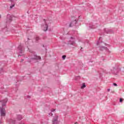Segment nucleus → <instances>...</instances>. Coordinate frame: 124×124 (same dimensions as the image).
I'll use <instances>...</instances> for the list:
<instances>
[{
  "instance_id": "obj_1",
  "label": "nucleus",
  "mask_w": 124,
  "mask_h": 124,
  "mask_svg": "<svg viewBox=\"0 0 124 124\" xmlns=\"http://www.w3.org/2000/svg\"><path fill=\"white\" fill-rule=\"evenodd\" d=\"M31 53H32V54L31 55V58L28 60L29 62H38L41 61L40 56H37L34 52H31Z\"/></svg>"
},
{
  "instance_id": "obj_2",
  "label": "nucleus",
  "mask_w": 124,
  "mask_h": 124,
  "mask_svg": "<svg viewBox=\"0 0 124 124\" xmlns=\"http://www.w3.org/2000/svg\"><path fill=\"white\" fill-rule=\"evenodd\" d=\"M7 101H8V99H7V98H5L4 100L0 101V102L2 103V108L0 109V114L2 117L5 116V109L4 108V107L6 106Z\"/></svg>"
},
{
  "instance_id": "obj_3",
  "label": "nucleus",
  "mask_w": 124,
  "mask_h": 124,
  "mask_svg": "<svg viewBox=\"0 0 124 124\" xmlns=\"http://www.w3.org/2000/svg\"><path fill=\"white\" fill-rule=\"evenodd\" d=\"M121 71V68L119 67V65H116L114 67L112 68V69H111V73L113 74H115V75H117L119 72Z\"/></svg>"
},
{
  "instance_id": "obj_4",
  "label": "nucleus",
  "mask_w": 124,
  "mask_h": 124,
  "mask_svg": "<svg viewBox=\"0 0 124 124\" xmlns=\"http://www.w3.org/2000/svg\"><path fill=\"white\" fill-rule=\"evenodd\" d=\"M17 54H23L24 53V47L22 45H19L17 47Z\"/></svg>"
},
{
  "instance_id": "obj_5",
  "label": "nucleus",
  "mask_w": 124,
  "mask_h": 124,
  "mask_svg": "<svg viewBox=\"0 0 124 124\" xmlns=\"http://www.w3.org/2000/svg\"><path fill=\"white\" fill-rule=\"evenodd\" d=\"M104 35H105V33L108 34L109 33H113L114 31L111 29H109L108 28H106L104 29Z\"/></svg>"
},
{
  "instance_id": "obj_6",
  "label": "nucleus",
  "mask_w": 124,
  "mask_h": 124,
  "mask_svg": "<svg viewBox=\"0 0 124 124\" xmlns=\"http://www.w3.org/2000/svg\"><path fill=\"white\" fill-rule=\"evenodd\" d=\"M59 119V115H55V116L53 117L52 120V124H58L59 121L58 119Z\"/></svg>"
},
{
  "instance_id": "obj_7",
  "label": "nucleus",
  "mask_w": 124,
  "mask_h": 124,
  "mask_svg": "<svg viewBox=\"0 0 124 124\" xmlns=\"http://www.w3.org/2000/svg\"><path fill=\"white\" fill-rule=\"evenodd\" d=\"M44 21L45 22V25H43L42 27L44 28L43 30L44 31H47V30H48V24H47V22H46V20L45 19H44Z\"/></svg>"
},
{
  "instance_id": "obj_8",
  "label": "nucleus",
  "mask_w": 124,
  "mask_h": 124,
  "mask_svg": "<svg viewBox=\"0 0 124 124\" xmlns=\"http://www.w3.org/2000/svg\"><path fill=\"white\" fill-rule=\"evenodd\" d=\"M7 22L8 23H11V22H12V16L10 15V14L7 15Z\"/></svg>"
},
{
  "instance_id": "obj_9",
  "label": "nucleus",
  "mask_w": 124,
  "mask_h": 124,
  "mask_svg": "<svg viewBox=\"0 0 124 124\" xmlns=\"http://www.w3.org/2000/svg\"><path fill=\"white\" fill-rule=\"evenodd\" d=\"M70 45H74L75 44V38L72 37H71L70 40Z\"/></svg>"
},
{
  "instance_id": "obj_10",
  "label": "nucleus",
  "mask_w": 124,
  "mask_h": 124,
  "mask_svg": "<svg viewBox=\"0 0 124 124\" xmlns=\"http://www.w3.org/2000/svg\"><path fill=\"white\" fill-rule=\"evenodd\" d=\"M99 50L100 51H104V50H105L107 52H109V49L106 46H100Z\"/></svg>"
},
{
  "instance_id": "obj_11",
  "label": "nucleus",
  "mask_w": 124,
  "mask_h": 124,
  "mask_svg": "<svg viewBox=\"0 0 124 124\" xmlns=\"http://www.w3.org/2000/svg\"><path fill=\"white\" fill-rule=\"evenodd\" d=\"M77 23V20H76V19L72 21L69 25V28H71L74 26H76Z\"/></svg>"
},
{
  "instance_id": "obj_12",
  "label": "nucleus",
  "mask_w": 124,
  "mask_h": 124,
  "mask_svg": "<svg viewBox=\"0 0 124 124\" xmlns=\"http://www.w3.org/2000/svg\"><path fill=\"white\" fill-rule=\"evenodd\" d=\"M8 122L10 124H15V120L9 119L8 120Z\"/></svg>"
},
{
  "instance_id": "obj_13",
  "label": "nucleus",
  "mask_w": 124,
  "mask_h": 124,
  "mask_svg": "<svg viewBox=\"0 0 124 124\" xmlns=\"http://www.w3.org/2000/svg\"><path fill=\"white\" fill-rule=\"evenodd\" d=\"M97 27V26H96V25H92V24L89 25L90 29H96Z\"/></svg>"
},
{
  "instance_id": "obj_14",
  "label": "nucleus",
  "mask_w": 124,
  "mask_h": 124,
  "mask_svg": "<svg viewBox=\"0 0 124 124\" xmlns=\"http://www.w3.org/2000/svg\"><path fill=\"white\" fill-rule=\"evenodd\" d=\"M23 119V117H22V115H17V120L18 121H21Z\"/></svg>"
},
{
  "instance_id": "obj_15",
  "label": "nucleus",
  "mask_w": 124,
  "mask_h": 124,
  "mask_svg": "<svg viewBox=\"0 0 124 124\" xmlns=\"http://www.w3.org/2000/svg\"><path fill=\"white\" fill-rule=\"evenodd\" d=\"M101 40H102V38L100 37L99 38L98 41L97 42V45H98V44H99V43H101Z\"/></svg>"
},
{
  "instance_id": "obj_16",
  "label": "nucleus",
  "mask_w": 124,
  "mask_h": 124,
  "mask_svg": "<svg viewBox=\"0 0 124 124\" xmlns=\"http://www.w3.org/2000/svg\"><path fill=\"white\" fill-rule=\"evenodd\" d=\"M40 39V38L39 37H35V42L36 43H38V41Z\"/></svg>"
},
{
  "instance_id": "obj_17",
  "label": "nucleus",
  "mask_w": 124,
  "mask_h": 124,
  "mask_svg": "<svg viewBox=\"0 0 124 124\" xmlns=\"http://www.w3.org/2000/svg\"><path fill=\"white\" fill-rule=\"evenodd\" d=\"M85 87H86V84H85L84 83H82V85L81 87V89H84L85 88Z\"/></svg>"
},
{
  "instance_id": "obj_18",
  "label": "nucleus",
  "mask_w": 124,
  "mask_h": 124,
  "mask_svg": "<svg viewBox=\"0 0 124 124\" xmlns=\"http://www.w3.org/2000/svg\"><path fill=\"white\" fill-rule=\"evenodd\" d=\"M80 76H77V77H76L75 80H80Z\"/></svg>"
},
{
  "instance_id": "obj_19",
  "label": "nucleus",
  "mask_w": 124,
  "mask_h": 124,
  "mask_svg": "<svg viewBox=\"0 0 124 124\" xmlns=\"http://www.w3.org/2000/svg\"><path fill=\"white\" fill-rule=\"evenodd\" d=\"M101 71H102V72H104V73H107V72L106 71V70H104L103 69H102Z\"/></svg>"
},
{
  "instance_id": "obj_20",
  "label": "nucleus",
  "mask_w": 124,
  "mask_h": 124,
  "mask_svg": "<svg viewBox=\"0 0 124 124\" xmlns=\"http://www.w3.org/2000/svg\"><path fill=\"white\" fill-rule=\"evenodd\" d=\"M123 101H124V99H123L122 98H120L119 99V102H123Z\"/></svg>"
},
{
  "instance_id": "obj_21",
  "label": "nucleus",
  "mask_w": 124,
  "mask_h": 124,
  "mask_svg": "<svg viewBox=\"0 0 124 124\" xmlns=\"http://www.w3.org/2000/svg\"><path fill=\"white\" fill-rule=\"evenodd\" d=\"M66 58V56H65V55H63L62 56V60H65V58Z\"/></svg>"
},
{
  "instance_id": "obj_22",
  "label": "nucleus",
  "mask_w": 124,
  "mask_h": 124,
  "mask_svg": "<svg viewBox=\"0 0 124 124\" xmlns=\"http://www.w3.org/2000/svg\"><path fill=\"white\" fill-rule=\"evenodd\" d=\"M15 6V5H14V4L11 5L10 8H12L13 7H14Z\"/></svg>"
},
{
  "instance_id": "obj_23",
  "label": "nucleus",
  "mask_w": 124,
  "mask_h": 124,
  "mask_svg": "<svg viewBox=\"0 0 124 124\" xmlns=\"http://www.w3.org/2000/svg\"><path fill=\"white\" fill-rule=\"evenodd\" d=\"M56 111V109H52L51 110V112H54V111Z\"/></svg>"
},
{
  "instance_id": "obj_24",
  "label": "nucleus",
  "mask_w": 124,
  "mask_h": 124,
  "mask_svg": "<svg viewBox=\"0 0 124 124\" xmlns=\"http://www.w3.org/2000/svg\"><path fill=\"white\" fill-rule=\"evenodd\" d=\"M48 115H49V116H53V113H52V112H50V113H49V114H48Z\"/></svg>"
},
{
  "instance_id": "obj_25",
  "label": "nucleus",
  "mask_w": 124,
  "mask_h": 124,
  "mask_svg": "<svg viewBox=\"0 0 124 124\" xmlns=\"http://www.w3.org/2000/svg\"><path fill=\"white\" fill-rule=\"evenodd\" d=\"M113 86H115V87H117V86H118V85L116 83H114Z\"/></svg>"
},
{
  "instance_id": "obj_26",
  "label": "nucleus",
  "mask_w": 124,
  "mask_h": 124,
  "mask_svg": "<svg viewBox=\"0 0 124 124\" xmlns=\"http://www.w3.org/2000/svg\"><path fill=\"white\" fill-rule=\"evenodd\" d=\"M3 71V70L2 69H0V73H1Z\"/></svg>"
},
{
  "instance_id": "obj_27",
  "label": "nucleus",
  "mask_w": 124,
  "mask_h": 124,
  "mask_svg": "<svg viewBox=\"0 0 124 124\" xmlns=\"http://www.w3.org/2000/svg\"><path fill=\"white\" fill-rule=\"evenodd\" d=\"M27 98H31V96H30L28 95V96H27Z\"/></svg>"
},
{
  "instance_id": "obj_28",
  "label": "nucleus",
  "mask_w": 124,
  "mask_h": 124,
  "mask_svg": "<svg viewBox=\"0 0 124 124\" xmlns=\"http://www.w3.org/2000/svg\"><path fill=\"white\" fill-rule=\"evenodd\" d=\"M24 62V59H21V62Z\"/></svg>"
},
{
  "instance_id": "obj_29",
  "label": "nucleus",
  "mask_w": 124,
  "mask_h": 124,
  "mask_svg": "<svg viewBox=\"0 0 124 124\" xmlns=\"http://www.w3.org/2000/svg\"><path fill=\"white\" fill-rule=\"evenodd\" d=\"M108 92H110V89H108Z\"/></svg>"
},
{
  "instance_id": "obj_30",
  "label": "nucleus",
  "mask_w": 124,
  "mask_h": 124,
  "mask_svg": "<svg viewBox=\"0 0 124 124\" xmlns=\"http://www.w3.org/2000/svg\"><path fill=\"white\" fill-rule=\"evenodd\" d=\"M20 56H22V55H18V57H20Z\"/></svg>"
},
{
  "instance_id": "obj_31",
  "label": "nucleus",
  "mask_w": 124,
  "mask_h": 124,
  "mask_svg": "<svg viewBox=\"0 0 124 124\" xmlns=\"http://www.w3.org/2000/svg\"><path fill=\"white\" fill-rule=\"evenodd\" d=\"M10 1H13V0H10Z\"/></svg>"
},
{
  "instance_id": "obj_32",
  "label": "nucleus",
  "mask_w": 124,
  "mask_h": 124,
  "mask_svg": "<svg viewBox=\"0 0 124 124\" xmlns=\"http://www.w3.org/2000/svg\"><path fill=\"white\" fill-rule=\"evenodd\" d=\"M1 16L0 15V18H1Z\"/></svg>"
},
{
  "instance_id": "obj_33",
  "label": "nucleus",
  "mask_w": 124,
  "mask_h": 124,
  "mask_svg": "<svg viewBox=\"0 0 124 124\" xmlns=\"http://www.w3.org/2000/svg\"><path fill=\"white\" fill-rule=\"evenodd\" d=\"M77 124V123H75V124Z\"/></svg>"
},
{
  "instance_id": "obj_34",
  "label": "nucleus",
  "mask_w": 124,
  "mask_h": 124,
  "mask_svg": "<svg viewBox=\"0 0 124 124\" xmlns=\"http://www.w3.org/2000/svg\"><path fill=\"white\" fill-rule=\"evenodd\" d=\"M87 43H89V42H88V41H87Z\"/></svg>"
},
{
  "instance_id": "obj_35",
  "label": "nucleus",
  "mask_w": 124,
  "mask_h": 124,
  "mask_svg": "<svg viewBox=\"0 0 124 124\" xmlns=\"http://www.w3.org/2000/svg\"><path fill=\"white\" fill-rule=\"evenodd\" d=\"M0 109H1V108H0Z\"/></svg>"
}]
</instances>
